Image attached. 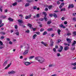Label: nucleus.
Instances as JSON below:
<instances>
[{"label": "nucleus", "mask_w": 76, "mask_h": 76, "mask_svg": "<svg viewBox=\"0 0 76 76\" xmlns=\"http://www.w3.org/2000/svg\"><path fill=\"white\" fill-rule=\"evenodd\" d=\"M35 59L39 62L40 63H42L44 62L45 59L42 57L37 56L35 58Z\"/></svg>", "instance_id": "nucleus-1"}, {"label": "nucleus", "mask_w": 76, "mask_h": 76, "mask_svg": "<svg viewBox=\"0 0 76 76\" xmlns=\"http://www.w3.org/2000/svg\"><path fill=\"white\" fill-rule=\"evenodd\" d=\"M25 45L26 46L25 48H26V50H25L24 53H23V55H25L26 54H27L28 53V50H29V44L25 43Z\"/></svg>", "instance_id": "nucleus-2"}, {"label": "nucleus", "mask_w": 76, "mask_h": 76, "mask_svg": "<svg viewBox=\"0 0 76 76\" xmlns=\"http://www.w3.org/2000/svg\"><path fill=\"white\" fill-rule=\"evenodd\" d=\"M18 22H19V25L20 26H23V21L22 20L19 19L18 20Z\"/></svg>", "instance_id": "nucleus-3"}, {"label": "nucleus", "mask_w": 76, "mask_h": 76, "mask_svg": "<svg viewBox=\"0 0 76 76\" xmlns=\"http://www.w3.org/2000/svg\"><path fill=\"white\" fill-rule=\"evenodd\" d=\"M15 73H16V72L15 71L12 70L9 72H8V74H9V75H12L13 74H15Z\"/></svg>", "instance_id": "nucleus-4"}, {"label": "nucleus", "mask_w": 76, "mask_h": 76, "mask_svg": "<svg viewBox=\"0 0 76 76\" xmlns=\"http://www.w3.org/2000/svg\"><path fill=\"white\" fill-rule=\"evenodd\" d=\"M24 64L26 66H29L31 64V63L28 62H24Z\"/></svg>", "instance_id": "nucleus-5"}, {"label": "nucleus", "mask_w": 76, "mask_h": 76, "mask_svg": "<svg viewBox=\"0 0 76 76\" xmlns=\"http://www.w3.org/2000/svg\"><path fill=\"white\" fill-rule=\"evenodd\" d=\"M74 7V5L73 4H70L69 5L68 9L70 8H73Z\"/></svg>", "instance_id": "nucleus-6"}, {"label": "nucleus", "mask_w": 76, "mask_h": 76, "mask_svg": "<svg viewBox=\"0 0 76 76\" xmlns=\"http://www.w3.org/2000/svg\"><path fill=\"white\" fill-rule=\"evenodd\" d=\"M54 42L53 41V40L51 39L50 41V45L51 46V47H52V46H53V44H54Z\"/></svg>", "instance_id": "nucleus-7"}, {"label": "nucleus", "mask_w": 76, "mask_h": 76, "mask_svg": "<svg viewBox=\"0 0 76 76\" xmlns=\"http://www.w3.org/2000/svg\"><path fill=\"white\" fill-rule=\"evenodd\" d=\"M31 17V14H30L28 16H26V17H25V19H30Z\"/></svg>", "instance_id": "nucleus-8"}, {"label": "nucleus", "mask_w": 76, "mask_h": 76, "mask_svg": "<svg viewBox=\"0 0 76 76\" xmlns=\"http://www.w3.org/2000/svg\"><path fill=\"white\" fill-rule=\"evenodd\" d=\"M27 26H29V28H30L31 29H33V27H32V26L31 24L28 23L27 24Z\"/></svg>", "instance_id": "nucleus-9"}, {"label": "nucleus", "mask_w": 76, "mask_h": 76, "mask_svg": "<svg viewBox=\"0 0 76 76\" xmlns=\"http://www.w3.org/2000/svg\"><path fill=\"white\" fill-rule=\"evenodd\" d=\"M66 40L68 42V43H71L72 39L69 38H68L66 39Z\"/></svg>", "instance_id": "nucleus-10"}, {"label": "nucleus", "mask_w": 76, "mask_h": 76, "mask_svg": "<svg viewBox=\"0 0 76 76\" xmlns=\"http://www.w3.org/2000/svg\"><path fill=\"white\" fill-rule=\"evenodd\" d=\"M15 34H16L17 35H19V31H18V30L16 29L15 31Z\"/></svg>", "instance_id": "nucleus-11"}, {"label": "nucleus", "mask_w": 76, "mask_h": 76, "mask_svg": "<svg viewBox=\"0 0 76 76\" xmlns=\"http://www.w3.org/2000/svg\"><path fill=\"white\" fill-rule=\"evenodd\" d=\"M69 49V47L68 46H66L64 48V50L65 51H67V50H68Z\"/></svg>", "instance_id": "nucleus-12"}, {"label": "nucleus", "mask_w": 76, "mask_h": 76, "mask_svg": "<svg viewBox=\"0 0 76 76\" xmlns=\"http://www.w3.org/2000/svg\"><path fill=\"white\" fill-rule=\"evenodd\" d=\"M76 42L75 41H74L72 44V46H75V45H76Z\"/></svg>", "instance_id": "nucleus-13"}, {"label": "nucleus", "mask_w": 76, "mask_h": 76, "mask_svg": "<svg viewBox=\"0 0 76 76\" xmlns=\"http://www.w3.org/2000/svg\"><path fill=\"white\" fill-rule=\"evenodd\" d=\"M8 19V20H9L11 22H13L14 19L10 18H9Z\"/></svg>", "instance_id": "nucleus-14"}, {"label": "nucleus", "mask_w": 76, "mask_h": 76, "mask_svg": "<svg viewBox=\"0 0 76 76\" xmlns=\"http://www.w3.org/2000/svg\"><path fill=\"white\" fill-rule=\"evenodd\" d=\"M7 61H5L4 63V64H3V66H6V64H7Z\"/></svg>", "instance_id": "nucleus-15"}, {"label": "nucleus", "mask_w": 76, "mask_h": 76, "mask_svg": "<svg viewBox=\"0 0 76 76\" xmlns=\"http://www.w3.org/2000/svg\"><path fill=\"white\" fill-rule=\"evenodd\" d=\"M41 43L42 44L44 45H45V47H47V44L46 43H44V42H42Z\"/></svg>", "instance_id": "nucleus-16"}, {"label": "nucleus", "mask_w": 76, "mask_h": 76, "mask_svg": "<svg viewBox=\"0 0 76 76\" xmlns=\"http://www.w3.org/2000/svg\"><path fill=\"white\" fill-rule=\"evenodd\" d=\"M34 57H35V56H30L29 59V60H31V59H32V58H34Z\"/></svg>", "instance_id": "nucleus-17"}, {"label": "nucleus", "mask_w": 76, "mask_h": 76, "mask_svg": "<svg viewBox=\"0 0 76 76\" xmlns=\"http://www.w3.org/2000/svg\"><path fill=\"white\" fill-rule=\"evenodd\" d=\"M27 1L28 3L34 2V0H27Z\"/></svg>", "instance_id": "nucleus-18"}, {"label": "nucleus", "mask_w": 76, "mask_h": 76, "mask_svg": "<svg viewBox=\"0 0 76 76\" xmlns=\"http://www.w3.org/2000/svg\"><path fill=\"white\" fill-rule=\"evenodd\" d=\"M53 16L55 18H57V15L55 13L53 14Z\"/></svg>", "instance_id": "nucleus-19"}, {"label": "nucleus", "mask_w": 76, "mask_h": 76, "mask_svg": "<svg viewBox=\"0 0 76 76\" xmlns=\"http://www.w3.org/2000/svg\"><path fill=\"white\" fill-rule=\"evenodd\" d=\"M47 31H53V28H48L47 29Z\"/></svg>", "instance_id": "nucleus-20"}, {"label": "nucleus", "mask_w": 76, "mask_h": 76, "mask_svg": "<svg viewBox=\"0 0 76 76\" xmlns=\"http://www.w3.org/2000/svg\"><path fill=\"white\" fill-rule=\"evenodd\" d=\"M30 5V4L29 3H27L25 5V7H27V6H29Z\"/></svg>", "instance_id": "nucleus-21"}, {"label": "nucleus", "mask_w": 76, "mask_h": 76, "mask_svg": "<svg viewBox=\"0 0 76 76\" xmlns=\"http://www.w3.org/2000/svg\"><path fill=\"white\" fill-rule=\"evenodd\" d=\"M43 14L44 15L45 17H46L47 15V13L45 12H43Z\"/></svg>", "instance_id": "nucleus-22"}, {"label": "nucleus", "mask_w": 76, "mask_h": 76, "mask_svg": "<svg viewBox=\"0 0 76 76\" xmlns=\"http://www.w3.org/2000/svg\"><path fill=\"white\" fill-rule=\"evenodd\" d=\"M47 32L45 31L43 33V35H47Z\"/></svg>", "instance_id": "nucleus-23"}, {"label": "nucleus", "mask_w": 76, "mask_h": 76, "mask_svg": "<svg viewBox=\"0 0 76 76\" xmlns=\"http://www.w3.org/2000/svg\"><path fill=\"white\" fill-rule=\"evenodd\" d=\"M44 19L45 20V22H47V20H48L47 18V17H44Z\"/></svg>", "instance_id": "nucleus-24"}, {"label": "nucleus", "mask_w": 76, "mask_h": 76, "mask_svg": "<svg viewBox=\"0 0 76 76\" xmlns=\"http://www.w3.org/2000/svg\"><path fill=\"white\" fill-rule=\"evenodd\" d=\"M57 32L58 33V34L59 35L60 34V32H61V30H60V29L58 30Z\"/></svg>", "instance_id": "nucleus-25"}, {"label": "nucleus", "mask_w": 76, "mask_h": 76, "mask_svg": "<svg viewBox=\"0 0 76 76\" xmlns=\"http://www.w3.org/2000/svg\"><path fill=\"white\" fill-rule=\"evenodd\" d=\"M52 23V22L51 21H48L47 22V23L48 24H50V23Z\"/></svg>", "instance_id": "nucleus-26"}, {"label": "nucleus", "mask_w": 76, "mask_h": 76, "mask_svg": "<svg viewBox=\"0 0 76 76\" xmlns=\"http://www.w3.org/2000/svg\"><path fill=\"white\" fill-rule=\"evenodd\" d=\"M6 16H4L3 15H1V18H3V19H5V18H6Z\"/></svg>", "instance_id": "nucleus-27"}, {"label": "nucleus", "mask_w": 76, "mask_h": 76, "mask_svg": "<svg viewBox=\"0 0 76 76\" xmlns=\"http://www.w3.org/2000/svg\"><path fill=\"white\" fill-rule=\"evenodd\" d=\"M73 36H75V35H76V32L74 31L73 32Z\"/></svg>", "instance_id": "nucleus-28"}, {"label": "nucleus", "mask_w": 76, "mask_h": 76, "mask_svg": "<svg viewBox=\"0 0 76 76\" xmlns=\"http://www.w3.org/2000/svg\"><path fill=\"white\" fill-rule=\"evenodd\" d=\"M16 5H17V3L15 2V3L12 4V5L14 6H16Z\"/></svg>", "instance_id": "nucleus-29"}, {"label": "nucleus", "mask_w": 76, "mask_h": 76, "mask_svg": "<svg viewBox=\"0 0 76 76\" xmlns=\"http://www.w3.org/2000/svg\"><path fill=\"white\" fill-rule=\"evenodd\" d=\"M36 34H37V35H40V34H41V33L39 32H36Z\"/></svg>", "instance_id": "nucleus-30"}, {"label": "nucleus", "mask_w": 76, "mask_h": 76, "mask_svg": "<svg viewBox=\"0 0 76 76\" xmlns=\"http://www.w3.org/2000/svg\"><path fill=\"white\" fill-rule=\"evenodd\" d=\"M44 31V29L42 28H41L40 30V32H42L43 31Z\"/></svg>", "instance_id": "nucleus-31"}, {"label": "nucleus", "mask_w": 76, "mask_h": 76, "mask_svg": "<svg viewBox=\"0 0 76 76\" xmlns=\"http://www.w3.org/2000/svg\"><path fill=\"white\" fill-rule=\"evenodd\" d=\"M66 10V9L63 8L61 10V11H65Z\"/></svg>", "instance_id": "nucleus-32"}, {"label": "nucleus", "mask_w": 76, "mask_h": 76, "mask_svg": "<svg viewBox=\"0 0 76 76\" xmlns=\"http://www.w3.org/2000/svg\"><path fill=\"white\" fill-rule=\"evenodd\" d=\"M3 44V42L0 41V46L1 45H2Z\"/></svg>", "instance_id": "nucleus-33"}, {"label": "nucleus", "mask_w": 76, "mask_h": 76, "mask_svg": "<svg viewBox=\"0 0 76 76\" xmlns=\"http://www.w3.org/2000/svg\"><path fill=\"white\" fill-rule=\"evenodd\" d=\"M37 35L36 34L34 35L33 36V38H35V37H37Z\"/></svg>", "instance_id": "nucleus-34"}, {"label": "nucleus", "mask_w": 76, "mask_h": 76, "mask_svg": "<svg viewBox=\"0 0 76 76\" xmlns=\"http://www.w3.org/2000/svg\"><path fill=\"white\" fill-rule=\"evenodd\" d=\"M52 7V5L49 6L48 7V9H51Z\"/></svg>", "instance_id": "nucleus-35"}, {"label": "nucleus", "mask_w": 76, "mask_h": 76, "mask_svg": "<svg viewBox=\"0 0 76 76\" xmlns=\"http://www.w3.org/2000/svg\"><path fill=\"white\" fill-rule=\"evenodd\" d=\"M36 17L37 18H39V14H37L36 15Z\"/></svg>", "instance_id": "nucleus-36"}, {"label": "nucleus", "mask_w": 76, "mask_h": 76, "mask_svg": "<svg viewBox=\"0 0 76 76\" xmlns=\"http://www.w3.org/2000/svg\"><path fill=\"white\" fill-rule=\"evenodd\" d=\"M53 51L54 52H56V48H53Z\"/></svg>", "instance_id": "nucleus-37"}, {"label": "nucleus", "mask_w": 76, "mask_h": 76, "mask_svg": "<svg viewBox=\"0 0 76 76\" xmlns=\"http://www.w3.org/2000/svg\"><path fill=\"white\" fill-rule=\"evenodd\" d=\"M64 3H62L61 4V6L63 7V5H64Z\"/></svg>", "instance_id": "nucleus-38"}, {"label": "nucleus", "mask_w": 76, "mask_h": 76, "mask_svg": "<svg viewBox=\"0 0 76 76\" xmlns=\"http://www.w3.org/2000/svg\"><path fill=\"white\" fill-rule=\"evenodd\" d=\"M37 8V7L36 6H34L33 7V9H34V10H36Z\"/></svg>", "instance_id": "nucleus-39"}, {"label": "nucleus", "mask_w": 76, "mask_h": 76, "mask_svg": "<svg viewBox=\"0 0 76 76\" xmlns=\"http://www.w3.org/2000/svg\"><path fill=\"white\" fill-rule=\"evenodd\" d=\"M2 7H1V8H0V11H1V12H3V10L1 9Z\"/></svg>", "instance_id": "nucleus-40"}, {"label": "nucleus", "mask_w": 76, "mask_h": 76, "mask_svg": "<svg viewBox=\"0 0 76 76\" xmlns=\"http://www.w3.org/2000/svg\"><path fill=\"white\" fill-rule=\"evenodd\" d=\"M44 18H41L39 19V20L40 21H42L43 20H44Z\"/></svg>", "instance_id": "nucleus-41"}, {"label": "nucleus", "mask_w": 76, "mask_h": 76, "mask_svg": "<svg viewBox=\"0 0 76 76\" xmlns=\"http://www.w3.org/2000/svg\"><path fill=\"white\" fill-rule=\"evenodd\" d=\"M53 64H50L49 66V67H53Z\"/></svg>", "instance_id": "nucleus-42"}, {"label": "nucleus", "mask_w": 76, "mask_h": 76, "mask_svg": "<svg viewBox=\"0 0 76 76\" xmlns=\"http://www.w3.org/2000/svg\"><path fill=\"white\" fill-rule=\"evenodd\" d=\"M49 16L50 17H53V15L52 14H49Z\"/></svg>", "instance_id": "nucleus-43"}, {"label": "nucleus", "mask_w": 76, "mask_h": 76, "mask_svg": "<svg viewBox=\"0 0 76 76\" xmlns=\"http://www.w3.org/2000/svg\"><path fill=\"white\" fill-rule=\"evenodd\" d=\"M56 3H57V4H60V2L59 1H57Z\"/></svg>", "instance_id": "nucleus-44"}, {"label": "nucleus", "mask_w": 76, "mask_h": 76, "mask_svg": "<svg viewBox=\"0 0 76 76\" xmlns=\"http://www.w3.org/2000/svg\"><path fill=\"white\" fill-rule=\"evenodd\" d=\"M57 56H58V57H59V56H60V54L59 53H57Z\"/></svg>", "instance_id": "nucleus-45"}, {"label": "nucleus", "mask_w": 76, "mask_h": 76, "mask_svg": "<svg viewBox=\"0 0 76 76\" xmlns=\"http://www.w3.org/2000/svg\"><path fill=\"white\" fill-rule=\"evenodd\" d=\"M62 49L60 50V48H58V51L59 52H61L62 51Z\"/></svg>", "instance_id": "nucleus-46"}, {"label": "nucleus", "mask_w": 76, "mask_h": 76, "mask_svg": "<svg viewBox=\"0 0 76 76\" xmlns=\"http://www.w3.org/2000/svg\"><path fill=\"white\" fill-rule=\"evenodd\" d=\"M9 66H8V65L5 68V69H8L9 68Z\"/></svg>", "instance_id": "nucleus-47"}, {"label": "nucleus", "mask_w": 76, "mask_h": 76, "mask_svg": "<svg viewBox=\"0 0 76 76\" xmlns=\"http://www.w3.org/2000/svg\"><path fill=\"white\" fill-rule=\"evenodd\" d=\"M65 19V18L64 17L62 18H61V19L62 20H64Z\"/></svg>", "instance_id": "nucleus-48"}, {"label": "nucleus", "mask_w": 76, "mask_h": 76, "mask_svg": "<svg viewBox=\"0 0 76 76\" xmlns=\"http://www.w3.org/2000/svg\"><path fill=\"white\" fill-rule=\"evenodd\" d=\"M60 47L61 49L63 50V46H60Z\"/></svg>", "instance_id": "nucleus-49"}, {"label": "nucleus", "mask_w": 76, "mask_h": 76, "mask_svg": "<svg viewBox=\"0 0 76 76\" xmlns=\"http://www.w3.org/2000/svg\"><path fill=\"white\" fill-rule=\"evenodd\" d=\"M15 29H18V26L17 25L15 26Z\"/></svg>", "instance_id": "nucleus-50"}, {"label": "nucleus", "mask_w": 76, "mask_h": 76, "mask_svg": "<svg viewBox=\"0 0 76 76\" xmlns=\"http://www.w3.org/2000/svg\"><path fill=\"white\" fill-rule=\"evenodd\" d=\"M3 25H4V23H2L1 25L0 26V28H1V26H3Z\"/></svg>", "instance_id": "nucleus-51"}, {"label": "nucleus", "mask_w": 76, "mask_h": 76, "mask_svg": "<svg viewBox=\"0 0 76 76\" xmlns=\"http://www.w3.org/2000/svg\"><path fill=\"white\" fill-rule=\"evenodd\" d=\"M63 26V25L61 24V25H60L59 26L60 27V28H62Z\"/></svg>", "instance_id": "nucleus-52"}, {"label": "nucleus", "mask_w": 76, "mask_h": 76, "mask_svg": "<svg viewBox=\"0 0 76 76\" xmlns=\"http://www.w3.org/2000/svg\"><path fill=\"white\" fill-rule=\"evenodd\" d=\"M64 24L65 25H66V24H67V21L64 22Z\"/></svg>", "instance_id": "nucleus-53"}, {"label": "nucleus", "mask_w": 76, "mask_h": 76, "mask_svg": "<svg viewBox=\"0 0 76 76\" xmlns=\"http://www.w3.org/2000/svg\"><path fill=\"white\" fill-rule=\"evenodd\" d=\"M26 32L27 33H29V30H27L26 31Z\"/></svg>", "instance_id": "nucleus-54"}, {"label": "nucleus", "mask_w": 76, "mask_h": 76, "mask_svg": "<svg viewBox=\"0 0 76 76\" xmlns=\"http://www.w3.org/2000/svg\"><path fill=\"white\" fill-rule=\"evenodd\" d=\"M1 34H3V35H5L6 34V33L4 32H1Z\"/></svg>", "instance_id": "nucleus-55"}, {"label": "nucleus", "mask_w": 76, "mask_h": 76, "mask_svg": "<svg viewBox=\"0 0 76 76\" xmlns=\"http://www.w3.org/2000/svg\"><path fill=\"white\" fill-rule=\"evenodd\" d=\"M21 1H22V0H19L18 1V3H20V2H21Z\"/></svg>", "instance_id": "nucleus-56"}, {"label": "nucleus", "mask_w": 76, "mask_h": 76, "mask_svg": "<svg viewBox=\"0 0 76 76\" xmlns=\"http://www.w3.org/2000/svg\"><path fill=\"white\" fill-rule=\"evenodd\" d=\"M31 29H33V31H35V29H36V28H31Z\"/></svg>", "instance_id": "nucleus-57"}, {"label": "nucleus", "mask_w": 76, "mask_h": 76, "mask_svg": "<svg viewBox=\"0 0 76 76\" xmlns=\"http://www.w3.org/2000/svg\"><path fill=\"white\" fill-rule=\"evenodd\" d=\"M72 64L73 66H76V62H75V63H74V64Z\"/></svg>", "instance_id": "nucleus-58"}, {"label": "nucleus", "mask_w": 76, "mask_h": 76, "mask_svg": "<svg viewBox=\"0 0 76 76\" xmlns=\"http://www.w3.org/2000/svg\"><path fill=\"white\" fill-rule=\"evenodd\" d=\"M67 35H68V36L70 35H71V34L69 33H68L67 34Z\"/></svg>", "instance_id": "nucleus-59"}, {"label": "nucleus", "mask_w": 76, "mask_h": 76, "mask_svg": "<svg viewBox=\"0 0 76 76\" xmlns=\"http://www.w3.org/2000/svg\"><path fill=\"white\" fill-rule=\"evenodd\" d=\"M19 16L22 17H23V15L22 14H20L19 15Z\"/></svg>", "instance_id": "nucleus-60"}, {"label": "nucleus", "mask_w": 76, "mask_h": 76, "mask_svg": "<svg viewBox=\"0 0 76 76\" xmlns=\"http://www.w3.org/2000/svg\"><path fill=\"white\" fill-rule=\"evenodd\" d=\"M9 44H13V43H12V42L10 41L9 42Z\"/></svg>", "instance_id": "nucleus-61"}, {"label": "nucleus", "mask_w": 76, "mask_h": 76, "mask_svg": "<svg viewBox=\"0 0 76 76\" xmlns=\"http://www.w3.org/2000/svg\"><path fill=\"white\" fill-rule=\"evenodd\" d=\"M51 76H57V75L56 74H54V75H51Z\"/></svg>", "instance_id": "nucleus-62"}, {"label": "nucleus", "mask_w": 76, "mask_h": 76, "mask_svg": "<svg viewBox=\"0 0 76 76\" xmlns=\"http://www.w3.org/2000/svg\"><path fill=\"white\" fill-rule=\"evenodd\" d=\"M72 69H73L74 70L75 69H76V66H75L74 67H73L72 68Z\"/></svg>", "instance_id": "nucleus-63"}, {"label": "nucleus", "mask_w": 76, "mask_h": 76, "mask_svg": "<svg viewBox=\"0 0 76 76\" xmlns=\"http://www.w3.org/2000/svg\"><path fill=\"white\" fill-rule=\"evenodd\" d=\"M34 76V74H30V75H29V76Z\"/></svg>", "instance_id": "nucleus-64"}]
</instances>
